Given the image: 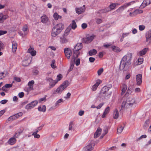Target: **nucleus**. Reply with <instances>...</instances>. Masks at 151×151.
Returning a JSON list of instances; mask_svg holds the SVG:
<instances>
[{
    "mask_svg": "<svg viewBox=\"0 0 151 151\" xmlns=\"http://www.w3.org/2000/svg\"><path fill=\"white\" fill-rule=\"evenodd\" d=\"M151 3V0H144L141 6V8H144Z\"/></svg>",
    "mask_w": 151,
    "mask_h": 151,
    "instance_id": "nucleus-17",
    "label": "nucleus"
},
{
    "mask_svg": "<svg viewBox=\"0 0 151 151\" xmlns=\"http://www.w3.org/2000/svg\"><path fill=\"white\" fill-rule=\"evenodd\" d=\"M53 17L55 20H58L59 18H61V16L58 15L56 13H55L54 14Z\"/></svg>",
    "mask_w": 151,
    "mask_h": 151,
    "instance_id": "nucleus-41",
    "label": "nucleus"
},
{
    "mask_svg": "<svg viewBox=\"0 0 151 151\" xmlns=\"http://www.w3.org/2000/svg\"><path fill=\"white\" fill-rule=\"evenodd\" d=\"M101 82L100 80H97L95 84L93 86L92 88V90L93 91H95Z\"/></svg>",
    "mask_w": 151,
    "mask_h": 151,
    "instance_id": "nucleus-21",
    "label": "nucleus"
},
{
    "mask_svg": "<svg viewBox=\"0 0 151 151\" xmlns=\"http://www.w3.org/2000/svg\"><path fill=\"white\" fill-rule=\"evenodd\" d=\"M82 48V43H77L74 47L73 50V57L76 58L78 57L81 53L83 54L82 52L80 50Z\"/></svg>",
    "mask_w": 151,
    "mask_h": 151,
    "instance_id": "nucleus-4",
    "label": "nucleus"
},
{
    "mask_svg": "<svg viewBox=\"0 0 151 151\" xmlns=\"http://www.w3.org/2000/svg\"><path fill=\"white\" fill-rule=\"evenodd\" d=\"M69 82L68 81H65L56 90L57 92L61 93L64 89L67 87L69 85Z\"/></svg>",
    "mask_w": 151,
    "mask_h": 151,
    "instance_id": "nucleus-5",
    "label": "nucleus"
},
{
    "mask_svg": "<svg viewBox=\"0 0 151 151\" xmlns=\"http://www.w3.org/2000/svg\"><path fill=\"white\" fill-rule=\"evenodd\" d=\"M32 73L34 75H36L38 74L39 71L36 68H35L32 70Z\"/></svg>",
    "mask_w": 151,
    "mask_h": 151,
    "instance_id": "nucleus-49",
    "label": "nucleus"
},
{
    "mask_svg": "<svg viewBox=\"0 0 151 151\" xmlns=\"http://www.w3.org/2000/svg\"><path fill=\"white\" fill-rule=\"evenodd\" d=\"M103 68H101L99 69L97 71V73L99 76H100L103 72Z\"/></svg>",
    "mask_w": 151,
    "mask_h": 151,
    "instance_id": "nucleus-51",
    "label": "nucleus"
},
{
    "mask_svg": "<svg viewBox=\"0 0 151 151\" xmlns=\"http://www.w3.org/2000/svg\"><path fill=\"white\" fill-rule=\"evenodd\" d=\"M108 94H109L108 93L106 94H105L104 93H103V92L101 91L99 96V98H100V100L101 101L105 99H108L110 97L108 96Z\"/></svg>",
    "mask_w": 151,
    "mask_h": 151,
    "instance_id": "nucleus-12",
    "label": "nucleus"
},
{
    "mask_svg": "<svg viewBox=\"0 0 151 151\" xmlns=\"http://www.w3.org/2000/svg\"><path fill=\"white\" fill-rule=\"evenodd\" d=\"M35 82L33 80H32L29 81L28 83V86H29V87L28 88L27 90L29 91H30L33 89V85L34 84Z\"/></svg>",
    "mask_w": 151,
    "mask_h": 151,
    "instance_id": "nucleus-20",
    "label": "nucleus"
},
{
    "mask_svg": "<svg viewBox=\"0 0 151 151\" xmlns=\"http://www.w3.org/2000/svg\"><path fill=\"white\" fill-rule=\"evenodd\" d=\"M138 61L139 64H141L143 62V59L142 58H139L138 59Z\"/></svg>",
    "mask_w": 151,
    "mask_h": 151,
    "instance_id": "nucleus-53",
    "label": "nucleus"
},
{
    "mask_svg": "<svg viewBox=\"0 0 151 151\" xmlns=\"http://www.w3.org/2000/svg\"><path fill=\"white\" fill-rule=\"evenodd\" d=\"M16 138L14 137H12L9 139L7 142L10 145H13L16 143Z\"/></svg>",
    "mask_w": 151,
    "mask_h": 151,
    "instance_id": "nucleus-22",
    "label": "nucleus"
},
{
    "mask_svg": "<svg viewBox=\"0 0 151 151\" xmlns=\"http://www.w3.org/2000/svg\"><path fill=\"white\" fill-rule=\"evenodd\" d=\"M135 103V99L134 98L132 97L128 98L126 101H123L122 102L120 111H122L124 108L127 109L132 107Z\"/></svg>",
    "mask_w": 151,
    "mask_h": 151,
    "instance_id": "nucleus-2",
    "label": "nucleus"
},
{
    "mask_svg": "<svg viewBox=\"0 0 151 151\" xmlns=\"http://www.w3.org/2000/svg\"><path fill=\"white\" fill-rule=\"evenodd\" d=\"M46 106L45 105H43L42 107L39 106L38 107V110L40 111L45 112L46 111Z\"/></svg>",
    "mask_w": 151,
    "mask_h": 151,
    "instance_id": "nucleus-38",
    "label": "nucleus"
},
{
    "mask_svg": "<svg viewBox=\"0 0 151 151\" xmlns=\"http://www.w3.org/2000/svg\"><path fill=\"white\" fill-rule=\"evenodd\" d=\"M124 128V126H120L119 128H118L117 129V132L118 134H120Z\"/></svg>",
    "mask_w": 151,
    "mask_h": 151,
    "instance_id": "nucleus-40",
    "label": "nucleus"
},
{
    "mask_svg": "<svg viewBox=\"0 0 151 151\" xmlns=\"http://www.w3.org/2000/svg\"><path fill=\"white\" fill-rule=\"evenodd\" d=\"M103 131L104 132L103 133L104 135H105L108 133V127L107 126L104 127Z\"/></svg>",
    "mask_w": 151,
    "mask_h": 151,
    "instance_id": "nucleus-48",
    "label": "nucleus"
},
{
    "mask_svg": "<svg viewBox=\"0 0 151 151\" xmlns=\"http://www.w3.org/2000/svg\"><path fill=\"white\" fill-rule=\"evenodd\" d=\"M122 92L121 93V95H123L125 92L126 90L127 89V86L126 84H122Z\"/></svg>",
    "mask_w": 151,
    "mask_h": 151,
    "instance_id": "nucleus-25",
    "label": "nucleus"
},
{
    "mask_svg": "<svg viewBox=\"0 0 151 151\" xmlns=\"http://www.w3.org/2000/svg\"><path fill=\"white\" fill-rule=\"evenodd\" d=\"M64 52L65 56L68 59L70 58V56L72 54V51L68 48H65L64 49Z\"/></svg>",
    "mask_w": 151,
    "mask_h": 151,
    "instance_id": "nucleus-11",
    "label": "nucleus"
},
{
    "mask_svg": "<svg viewBox=\"0 0 151 151\" xmlns=\"http://www.w3.org/2000/svg\"><path fill=\"white\" fill-rule=\"evenodd\" d=\"M4 47V44L1 41H0V51H1L2 49H3Z\"/></svg>",
    "mask_w": 151,
    "mask_h": 151,
    "instance_id": "nucleus-57",
    "label": "nucleus"
},
{
    "mask_svg": "<svg viewBox=\"0 0 151 151\" xmlns=\"http://www.w3.org/2000/svg\"><path fill=\"white\" fill-rule=\"evenodd\" d=\"M145 28V27L143 25H139V29L140 31H142L144 30Z\"/></svg>",
    "mask_w": 151,
    "mask_h": 151,
    "instance_id": "nucleus-60",
    "label": "nucleus"
},
{
    "mask_svg": "<svg viewBox=\"0 0 151 151\" xmlns=\"http://www.w3.org/2000/svg\"><path fill=\"white\" fill-rule=\"evenodd\" d=\"M75 63L76 65V66L79 65L80 64V58L77 59L76 61H75Z\"/></svg>",
    "mask_w": 151,
    "mask_h": 151,
    "instance_id": "nucleus-52",
    "label": "nucleus"
},
{
    "mask_svg": "<svg viewBox=\"0 0 151 151\" xmlns=\"http://www.w3.org/2000/svg\"><path fill=\"white\" fill-rule=\"evenodd\" d=\"M109 12V8H107V7L105 8V9H102L101 10H99L98 13L100 14L101 13H106V12Z\"/></svg>",
    "mask_w": 151,
    "mask_h": 151,
    "instance_id": "nucleus-36",
    "label": "nucleus"
},
{
    "mask_svg": "<svg viewBox=\"0 0 151 151\" xmlns=\"http://www.w3.org/2000/svg\"><path fill=\"white\" fill-rule=\"evenodd\" d=\"M41 22L46 25L50 24V21L48 17L46 15L42 16L41 18Z\"/></svg>",
    "mask_w": 151,
    "mask_h": 151,
    "instance_id": "nucleus-7",
    "label": "nucleus"
},
{
    "mask_svg": "<svg viewBox=\"0 0 151 151\" xmlns=\"http://www.w3.org/2000/svg\"><path fill=\"white\" fill-rule=\"evenodd\" d=\"M129 33H123L122 35V37L120 39L121 42H122L123 41L124 37L125 36H124L125 35H126V36Z\"/></svg>",
    "mask_w": 151,
    "mask_h": 151,
    "instance_id": "nucleus-56",
    "label": "nucleus"
},
{
    "mask_svg": "<svg viewBox=\"0 0 151 151\" xmlns=\"http://www.w3.org/2000/svg\"><path fill=\"white\" fill-rule=\"evenodd\" d=\"M136 77L137 84L138 85H139L142 82V75L141 74H139L136 76Z\"/></svg>",
    "mask_w": 151,
    "mask_h": 151,
    "instance_id": "nucleus-13",
    "label": "nucleus"
},
{
    "mask_svg": "<svg viewBox=\"0 0 151 151\" xmlns=\"http://www.w3.org/2000/svg\"><path fill=\"white\" fill-rule=\"evenodd\" d=\"M8 18L7 15H4L2 13L0 14V23H3L4 20Z\"/></svg>",
    "mask_w": 151,
    "mask_h": 151,
    "instance_id": "nucleus-15",
    "label": "nucleus"
},
{
    "mask_svg": "<svg viewBox=\"0 0 151 151\" xmlns=\"http://www.w3.org/2000/svg\"><path fill=\"white\" fill-rule=\"evenodd\" d=\"M64 25L62 23H59L54 27L52 31L51 35L53 37H55L58 35L63 30Z\"/></svg>",
    "mask_w": 151,
    "mask_h": 151,
    "instance_id": "nucleus-3",
    "label": "nucleus"
},
{
    "mask_svg": "<svg viewBox=\"0 0 151 151\" xmlns=\"http://www.w3.org/2000/svg\"><path fill=\"white\" fill-rule=\"evenodd\" d=\"M60 42L63 44L65 43L68 42V40L67 39L66 37L63 36L60 37Z\"/></svg>",
    "mask_w": 151,
    "mask_h": 151,
    "instance_id": "nucleus-33",
    "label": "nucleus"
},
{
    "mask_svg": "<svg viewBox=\"0 0 151 151\" xmlns=\"http://www.w3.org/2000/svg\"><path fill=\"white\" fill-rule=\"evenodd\" d=\"M111 87V86H104L102 88L101 91L103 92V93H104L106 94L108 93L109 94H108V96L110 97V94L111 93V92L110 91H109V90Z\"/></svg>",
    "mask_w": 151,
    "mask_h": 151,
    "instance_id": "nucleus-8",
    "label": "nucleus"
},
{
    "mask_svg": "<svg viewBox=\"0 0 151 151\" xmlns=\"http://www.w3.org/2000/svg\"><path fill=\"white\" fill-rule=\"evenodd\" d=\"M119 114L118 110L116 109H115L114 111L113 118L117 119L118 118Z\"/></svg>",
    "mask_w": 151,
    "mask_h": 151,
    "instance_id": "nucleus-27",
    "label": "nucleus"
},
{
    "mask_svg": "<svg viewBox=\"0 0 151 151\" xmlns=\"http://www.w3.org/2000/svg\"><path fill=\"white\" fill-rule=\"evenodd\" d=\"M71 30V27H68L65 30L64 33L63 35V36H64L66 37L69 34Z\"/></svg>",
    "mask_w": 151,
    "mask_h": 151,
    "instance_id": "nucleus-29",
    "label": "nucleus"
},
{
    "mask_svg": "<svg viewBox=\"0 0 151 151\" xmlns=\"http://www.w3.org/2000/svg\"><path fill=\"white\" fill-rule=\"evenodd\" d=\"M104 103H102L100 104L97 107H96V108L97 109H100L104 104Z\"/></svg>",
    "mask_w": 151,
    "mask_h": 151,
    "instance_id": "nucleus-59",
    "label": "nucleus"
},
{
    "mask_svg": "<svg viewBox=\"0 0 151 151\" xmlns=\"http://www.w3.org/2000/svg\"><path fill=\"white\" fill-rule=\"evenodd\" d=\"M46 80L47 81H49L50 83L49 86L50 88L53 87L58 82L56 80H54L50 78H47Z\"/></svg>",
    "mask_w": 151,
    "mask_h": 151,
    "instance_id": "nucleus-10",
    "label": "nucleus"
},
{
    "mask_svg": "<svg viewBox=\"0 0 151 151\" xmlns=\"http://www.w3.org/2000/svg\"><path fill=\"white\" fill-rule=\"evenodd\" d=\"M12 86V84H6L4 86L6 88H9L11 87Z\"/></svg>",
    "mask_w": 151,
    "mask_h": 151,
    "instance_id": "nucleus-62",
    "label": "nucleus"
},
{
    "mask_svg": "<svg viewBox=\"0 0 151 151\" xmlns=\"http://www.w3.org/2000/svg\"><path fill=\"white\" fill-rule=\"evenodd\" d=\"M22 114L23 113L22 112H19L9 117L8 119V120L9 121H12L16 119L19 117L21 116Z\"/></svg>",
    "mask_w": 151,
    "mask_h": 151,
    "instance_id": "nucleus-6",
    "label": "nucleus"
},
{
    "mask_svg": "<svg viewBox=\"0 0 151 151\" xmlns=\"http://www.w3.org/2000/svg\"><path fill=\"white\" fill-rule=\"evenodd\" d=\"M146 42H151V30H149L146 33Z\"/></svg>",
    "mask_w": 151,
    "mask_h": 151,
    "instance_id": "nucleus-14",
    "label": "nucleus"
},
{
    "mask_svg": "<svg viewBox=\"0 0 151 151\" xmlns=\"http://www.w3.org/2000/svg\"><path fill=\"white\" fill-rule=\"evenodd\" d=\"M95 37V36L94 35H92L85 38L84 39L85 43H88L90 42L93 40Z\"/></svg>",
    "mask_w": 151,
    "mask_h": 151,
    "instance_id": "nucleus-16",
    "label": "nucleus"
},
{
    "mask_svg": "<svg viewBox=\"0 0 151 151\" xmlns=\"http://www.w3.org/2000/svg\"><path fill=\"white\" fill-rule=\"evenodd\" d=\"M73 124V122L72 121L71 122L69 125V130H71L72 129L73 126L72 125Z\"/></svg>",
    "mask_w": 151,
    "mask_h": 151,
    "instance_id": "nucleus-55",
    "label": "nucleus"
},
{
    "mask_svg": "<svg viewBox=\"0 0 151 151\" xmlns=\"http://www.w3.org/2000/svg\"><path fill=\"white\" fill-rule=\"evenodd\" d=\"M101 130V129L100 128H98L96 132L94 134V137L95 138H96L100 136Z\"/></svg>",
    "mask_w": 151,
    "mask_h": 151,
    "instance_id": "nucleus-23",
    "label": "nucleus"
},
{
    "mask_svg": "<svg viewBox=\"0 0 151 151\" xmlns=\"http://www.w3.org/2000/svg\"><path fill=\"white\" fill-rule=\"evenodd\" d=\"M34 49L32 47L30 46V48L28 49L27 50V52L30 53L33 51L34 50Z\"/></svg>",
    "mask_w": 151,
    "mask_h": 151,
    "instance_id": "nucleus-61",
    "label": "nucleus"
},
{
    "mask_svg": "<svg viewBox=\"0 0 151 151\" xmlns=\"http://www.w3.org/2000/svg\"><path fill=\"white\" fill-rule=\"evenodd\" d=\"M97 51L95 49H93L90 50L88 54L90 56H92L93 55H96L97 53Z\"/></svg>",
    "mask_w": 151,
    "mask_h": 151,
    "instance_id": "nucleus-39",
    "label": "nucleus"
},
{
    "mask_svg": "<svg viewBox=\"0 0 151 151\" xmlns=\"http://www.w3.org/2000/svg\"><path fill=\"white\" fill-rule=\"evenodd\" d=\"M76 12L78 14H81L82 12H84L85 8H76Z\"/></svg>",
    "mask_w": 151,
    "mask_h": 151,
    "instance_id": "nucleus-30",
    "label": "nucleus"
},
{
    "mask_svg": "<svg viewBox=\"0 0 151 151\" xmlns=\"http://www.w3.org/2000/svg\"><path fill=\"white\" fill-rule=\"evenodd\" d=\"M134 3L135 1H133L127 3H125L123 5L124 6V7L126 8L127 7L129 6H130L132 4H134Z\"/></svg>",
    "mask_w": 151,
    "mask_h": 151,
    "instance_id": "nucleus-43",
    "label": "nucleus"
},
{
    "mask_svg": "<svg viewBox=\"0 0 151 151\" xmlns=\"http://www.w3.org/2000/svg\"><path fill=\"white\" fill-rule=\"evenodd\" d=\"M110 111V108L109 106H107L105 109L103 114L102 116V118H104L105 116L109 113Z\"/></svg>",
    "mask_w": 151,
    "mask_h": 151,
    "instance_id": "nucleus-28",
    "label": "nucleus"
},
{
    "mask_svg": "<svg viewBox=\"0 0 151 151\" xmlns=\"http://www.w3.org/2000/svg\"><path fill=\"white\" fill-rule=\"evenodd\" d=\"M6 76L4 72H1L0 73V79H1L4 78Z\"/></svg>",
    "mask_w": 151,
    "mask_h": 151,
    "instance_id": "nucleus-54",
    "label": "nucleus"
},
{
    "mask_svg": "<svg viewBox=\"0 0 151 151\" xmlns=\"http://www.w3.org/2000/svg\"><path fill=\"white\" fill-rule=\"evenodd\" d=\"M77 27V25L76 22L74 20L72 21V23L71 28L72 29H74Z\"/></svg>",
    "mask_w": 151,
    "mask_h": 151,
    "instance_id": "nucleus-45",
    "label": "nucleus"
},
{
    "mask_svg": "<svg viewBox=\"0 0 151 151\" xmlns=\"http://www.w3.org/2000/svg\"><path fill=\"white\" fill-rule=\"evenodd\" d=\"M76 58L72 57L71 62L70 63V67L68 70L69 71H71L73 70L74 67V65L75 62V60Z\"/></svg>",
    "mask_w": 151,
    "mask_h": 151,
    "instance_id": "nucleus-24",
    "label": "nucleus"
},
{
    "mask_svg": "<svg viewBox=\"0 0 151 151\" xmlns=\"http://www.w3.org/2000/svg\"><path fill=\"white\" fill-rule=\"evenodd\" d=\"M30 64L28 59L23 60L22 62V65L24 66H27Z\"/></svg>",
    "mask_w": 151,
    "mask_h": 151,
    "instance_id": "nucleus-34",
    "label": "nucleus"
},
{
    "mask_svg": "<svg viewBox=\"0 0 151 151\" xmlns=\"http://www.w3.org/2000/svg\"><path fill=\"white\" fill-rule=\"evenodd\" d=\"M117 3H111L109 6L107 7V8H109V12L115 9L116 6L118 5Z\"/></svg>",
    "mask_w": 151,
    "mask_h": 151,
    "instance_id": "nucleus-18",
    "label": "nucleus"
},
{
    "mask_svg": "<svg viewBox=\"0 0 151 151\" xmlns=\"http://www.w3.org/2000/svg\"><path fill=\"white\" fill-rule=\"evenodd\" d=\"M143 12V11L142 10H141L139 9L135 10L133 12V14L134 16H135L138 14L142 13Z\"/></svg>",
    "mask_w": 151,
    "mask_h": 151,
    "instance_id": "nucleus-32",
    "label": "nucleus"
},
{
    "mask_svg": "<svg viewBox=\"0 0 151 151\" xmlns=\"http://www.w3.org/2000/svg\"><path fill=\"white\" fill-rule=\"evenodd\" d=\"M132 54L131 53L127 54L122 58L119 65V69L123 71L127 70L129 66L131 64V60L132 59Z\"/></svg>",
    "mask_w": 151,
    "mask_h": 151,
    "instance_id": "nucleus-1",
    "label": "nucleus"
},
{
    "mask_svg": "<svg viewBox=\"0 0 151 151\" xmlns=\"http://www.w3.org/2000/svg\"><path fill=\"white\" fill-rule=\"evenodd\" d=\"M7 33V32L6 31L1 30H0V36L6 34Z\"/></svg>",
    "mask_w": 151,
    "mask_h": 151,
    "instance_id": "nucleus-63",
    "label": "nucleus"
},
{
    "mask_svg": "<svg viewBox=\"0 0 151 151\" xmlns=\"http://www.w3.org/2000/svg\"><path fill=\"white\" fill-rule=\"evenodd\" d=\"M38 102L35 100L27 104L25 106V109H32L37 104Z\"/></svg>",
    "mask_w": 151,
    "mask_h": 151,
    "instance_id": "nucleus-9",
    "label": "nucleus"
},
{
    "mask_svg": "<svg viewBox=\"0 0 151 151\" xmlns=\"http://www.w3.org/2000/svg\"><path fill=\"white\" fill-rule=\"evenodd\" d=\"M112 50L115 52H118L120 51V50L118 47L113 46L111 47Z\"/></svg>",
    "mask_w": 151,
    "mask_h": 151,
    "instance_id": "nucleus-37",
    "label": "nucleus"
},
{
    "mask_svg": "<svg viewBox=\"0 0 151 151\" xmlns=\"http://www.w3.org/2000/svg\"><path fill=\"white\" fill-rule=\"evenodd\" d=\"M55 60H52L51 63L50 65L51 67L53 69H55L56 68V66L55 65Z\"/></svg>",
    "mask_w": 151,
    "mask_h": 151,
    "instance_id": "nucleus-42",
    "label": "nucleus"
},
{
    "mask_svg": "<svg viewBox=\"0 0 151 151\" xmlns=\"http://www.w3.org/2000/svg\"><path fill=\"white\" fill-rule=\"evenodd\" d=\"M150 123V120L149 119H147L145 122L144 125V128H145L149 126Z\"/></svg>",
    "mask_w": 151,
    "mask_h": 151,
    "instance_id": "nucleus-44",
    "label": "nucleus"
},
{
    "mask_svg": "<svg viewBox=\"0 0 151 151\" xmlns=\"http://www.w3.org/2000/svg\"><path fill=\"white\" fill-rule=\"evenodd\" d=\"M63 101L62 99H60L58 100L55 104V106H59V104L61 102H63Z\"/></svg>",
    "mask_w": 151,
    "mask_h": 151,
    "instance_id": "nucleus-46",
    "label": "nucleus"
},
{
    "mask_svg": "<svg viewBox=\"0 0 151 151\" xmlns=\"http://www.w3.org/2000/svg\"><path fill=\"white\" fill-rule=\"evenodd\" d=\"M32 135H33L34 138H39L40 136L39 134H37V133L34 132L32 134Z\"/></svg>",
    "mask_w": 151,
    "mask_h": 151,
    "instance_id": "nucleus-47",
    "label": "nucleus"
},
{
    "mask_svg": "<svg viewBox=\"0 0 151 151\" xmlns=\"http://www.w3.org/2000/svg\"><path fill=\"white\" fill-rule=\"evenodd\" d=\"M62 78V75L61 74H59L57 76V78L56 80L57 81V82H58L59 81H60Z\"/></svg>",
    "mask_w": 151,
    "mask_h": 151,
    "instance_id": "nucleus-50",
    "label": "nucleus"
},
{
    "mask_svg": "<svg viewBox=\"0 0 151 151\" xmlns=\"http://www.w3.org/2000/svg\"><path fill=\"white\" fill-rule=\"evenodd\" d=\"M17 44L15 42H12V51L13 52H15L17 48Z\"/></svg>",
    "mask_w": 151,
    "mask_h": 151,
    "instance_id": "nucleus-26",
    "label": "nucleus"
},
{
    "mask_svg": "<svg viewBox=\"0 0 151 151\" xmlns=\"http://www.w3.org/2000/svg\"><path fill=\"white\" fill-rule=\"evenodd\" d=\"M93 147H92V144H89L84 148V151H91Z\"/></svg>",
    "mask_w": 151,
    "mask_h": 151,
    "instance_id": "nucleus-19",
    "label": "nucleus"
},
{
    "mask_svg": "<svg viewBox=\"0 0 151 151\" xmlns=\"http://www.w3.org/2000/svg\"><path fill=\"white\" fill-rule=\"evenodd\" d=\"M125 8L124 5L122 6L117 9L115 12L118 13H121Z\"/></svg>",
    "mask_w": 151,
    "mask_h": 151,
    "instance_id": "nucleus-35",
    "label": "nucleus"
},
{
    "mask_svg": "<svg viewBox=\"0 0 151 151\" xmlns=\"http://www.w3.org/2000/svg\"><path fill=\"white\" fill-rule=\"evenodd\" d=\"M89 60L90 62L93 63L95 60V59L93 57H90L89 58Z\"/></svg>",
    "mask_w": 151,
    "mask_h": 151,
    "instance_id": "nucleus-64",
    "label": "nucleus"
},
{
    "mask_svg": "<svg viewBox=\"0 0 151 151\" xmlns=\"http://www.w3.org/2000/svg\"><path fill=\"white\" fill-rule=\"evenodd\" d=\"M148 50V49L147 48H145L142 50L140 51L139 52V55L140 56H142L145 54Z\"/></svg>",
    "mask_w": 151,
    "mask_h": 151,
    "instance_id": "nucleus-31",
    "label": "nucleus"
},
{
    "mask_svg": "<svg viewBox=\"0 0 151 151\" xmlns=\"http://www.w3.org/2000/svg\"><path fill=\"white\" fill-rule=\"evenodd\" d=\"M87 25L86 23H83L81 25L82 28L83 29H85L87 28Z\"/></svg>",
    "mask_w": 151,
    "mask_h": 151,
    "instance_id": "nucleus-58",
    "label": "nucleus"
}]
</instances>
